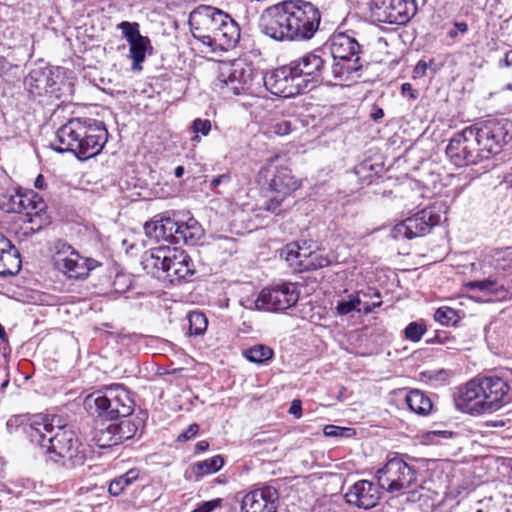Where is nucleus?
Returning <instances> with one entry per match:
<instances>
[{"instance_id": "nucleus-55", "label": "nucleus", "mask_w": 512, "mask_h": 512, "mask_svg": "<svg viewBox=\"0 0 512 512\" xmlns=\"http://www.w3.org/2000/svg\"><path fill=\"white\" fill-rule=\"evenodd\" d=\"M454 28L457 29L458 32L464 34L468 31V25L465 22H455Z\"/></svg>"}, {"instance_id": "nucleus-8", "label": "nucleus", "mask_w": 512, "mask_h": 512, "mask_svg": "<svg viewBox=\"0 0 512 512\" xmlns=\"http://www.w3.org/2000/svg\"><path fill=\"white\" fill-rule=\"evenodd\" d=\"M145 232L149 237L172 244L197 245L204 236L199 222L190 217L187 221L163 217L145 224Z\"/></svg>"}, {"instance_id": "nucleus-6", "label": "nucleus", "mask_w": 512, "mask_h": 512, "mask_svg": "<svg viewBox=\"0 0 512 512\" xmlns=\"http://www.w3.org/2000/svg\"><path fill=\"white\" fill-rule=\"evenodd\" d=\"M363 49L359 42L346 33L335 34L330 43L331 74L343 83L357 82L365 66Z\"/></svg>"}, {"instance_id": "nucleus-28", "label": "nucleus", "mask_w": 512, "mask_h": 512, "mask_svg": "<svg viewBox=\"0 0 512 512\" xmlns=\"http://www.w3.org/2000/svg\"><path fill=\"white\" fill-rule=\"evenodd\" d=\"M405 403L410 411L420 416L428 415L433 408L431 399L419 389H411L407 391L405 395Z\"/></svg>"}, {"instance_id": "nucleus-35", "label": "nucleus", "mask_w": 512, "mask_h": 512, "mask_svg": "<svg viewBox=\"0 0 512 512\" xmlns=\"http://www.w3.org/2000/svg\"><path fill=\"white\" fill-rule=\"evenodd\" d=\"M189 321V334L193 336L203 335L208 326L206 316L201 312H191L188 315Z\"/></svg>"}, {"instance_id": "nucleus-41", "label": "nucleus", "mask_w": 512, "mask_h": 512, "mask_svg": "<svg viewBox=\"0 0 512 512\" xmlns=\"http://www.w3.org/2000/svg\"><path fill=\"white\" fill-rule=\"evenodd\" d=\"M293 127L289 120H277L272 122L268 127V132L277 136H286L291 133Z\"/></svg>"}, {"instance_id": "nucleus-32", "label": "nucleus", "mask_w": 512, "mask_h": 512, "mask_svg": "<svg viewBox=\"0 0 512 512\" xmlns=\"http://www.w3.org/2000/svg\"><path fill=\"white\" fill-rule=\"evenodd\" d=\"M168 252L169 249L160 248L149 255H146L143 260L144 268L149 267L156 269L157 271L167 272L168 264Z\"/></svg>"}, {"instance_id": "nucleus-58", "label": "nucleus", "mask_w": 512, "mask_h": 512, "mask_svg": "<svg viewBox=\"0 0 512 512\" xmlns=\"http://www.w3.org/2000/svg\"><path fill=\"white\" fill-rule=\"evenodd\" d=\"M185 169L183 166H177L174 170V175L176 178H181L184 175Z\"/></svg>"}, {"instance_id": "nucleus-14", "label": "nucleus", "mask_w": 512, "mask_h": 512, "mask_svg": "<svg viewBox=\"0 0 512 512\" xmlns=\"http://www.w3.org/2000/svg\"><path fill=\"white\" fill-rule=\"evenodd\" d=\"M446 155L457 167L474 165L484 159L470 126L453 135L446 147Z\"/></svg>"}, {"instance_id": "nucleus-26", "label": "nucleus", "mask_w": 512, "mask_h": 512, "mask_svg": "<svg viewBox=\"0 0 512 512\" xmlns=\"http://www.w3.org/2000/svg\"><path fill=\"white\" fill-rule=\"evenodd\" d=\"M313 249H318V244L315 241H310L309 247L301 246L300 242H291L283 247L281 256L285 258L294 271H307L306 264L309 263V257Z\"/></svg>"}, {"instance_id": "nucleus-10", "label": "nucleus", "mask_w": 512, "mask_h": 512, "mask_svg": "<svg viewBox=\"0 0 512 512\" xmlns=\"http://www.w3.org/2000/svg\"><path fill=\"white\" fill-rule=\"evenodd\" d=\"M447 207L443 202H435L429 207L422 209L411 217L396 224L392 230L395 239H412L421 237L440 224L442 215L446 213Z\"/></svg>"}, {"instance_id": "nucleus-9", "label": "nucleus", "mask_w": 512, "mask_h": 512, "mask_svg": "<svg viewBox=\"0 0 512 512\" xmlns=\"http://www.w3.org/2000/svg\"><path fill=\"white\" fill-rule=\"evenodd\" d=\"M484 159L502 152L512 140V122L504 117L489 118L470 126Z\"/></svg>"}, {"instance_id": "nucleus-19", "label": "nucleus", "mask_w": 512, "mask_h": 512, "mask_svg": "<svg viewBox=\"0 0 512 512\" xmlns=\"http://www.w3.org/2000/svg\"><path fill=\"white\" fill-rule=\"evenodd\" d=\"M277 159V156L269 159L266 165L260 169L259 177L265 180L270 191L286 198L296 191L301 184L292 175L288 167L276 165Z\"/></svg>"}, {"instance_id": "nucleus-7", "label": "nucleus", "mask_w": 512, "mask_h": 512, "mask_svg": "<svg viewBox=\"0 0 512 512\" xmlns=\"http://www.w3.org/2000/svg\"><path fill=\"white\" fill-rule=\"evenodd\" d=\"M85 403L103 420L128 418L135 407L131 392L121 384H113L102 391L92 393L86 398Z\"/></svg>"}, {"instance_id": "nucleus-11", "label": "nucleus", "mask_w": 512, "mask_h": 512, "mask_svg": "<svg viewBox=\"0 0 512 512\" xmlns=\"http://www.w3.org/2000/svg\"><path fill=\"white\" fill-rule=\"evenodd\" d=\"M418 470L402 458L393 457L375 472L379 486L389 493L400 492L417 484Z\"/></svg>"}, {"instance_id": "nucleus-31", "label": "nucleus", "mask_w": 512, "mask_h": 512, "mask_svg": "<svg viewBox=\"0 0 512 512\" xmlns=\"http://www.w3.org/2000/svg\"><path fill=\"white\" fill-rule=\"evenodd\" d=\"M224 465V459L220 455L213 456L204 461L193 464L192 470L196 477L201 478L205 475L216 473Z\"/></svg>"}, {"instance_id": "nucleus-34", "label": "nucleus", "mask_w": 512, "mask_h": 512, "mask_svg": "<svg viewBox=\"0 0 512 512\" xmlns=\"http://www.w3.org/2000/svg\"><path fill=\"white\" fill-rule=\"evenodd\" d=\"M138 478V471L129 470L124 475L114 479L109 485V493L113 496H118L130 484Z\"/></svg>"}, {"instance_id": "nucleus-3", "label": "nucleus", "mask_w": 512, "mask_h": 512, "mask_svg": "<svg viewBox=\"0 0 512 512\" xmlns=\"http://www.w3.org/2000/svg\"><path fill=\"white\" fill-rule=\"evenodd\" d=\"M108 140V131L103 122L91 118H73L56 132L51 144L58 153L71 152L79 160L98 155Z\"/></svg>"}, {"instance_id": "nucleus-25", "label": "nucleus", "mask_w": 512, "mask_h": 512, "mask_svg": "<svg viewBox=\"0 0 512 512\" xmlns=\"http://www.w3.org/2000/svg\"><path fill=\"white\" fill-rule=\"evenodd\" d=\"M195 273V265L184 250L169 249L166 276L170 282L185 280Z\"/></svg>"}, {"instance_id": "nucleus-61", "label": "nucleus", "mask_w": 512, "mask_h": 512, "mask_svg": "<svg viewBox=\"0 0 512 512\" xmlns=\"http://www.w3.org/2000/svg\"><path fill=\"white\" fill-rule=\"evenodd\" d=\"M448 35L451 37V38H455L457 35H458V31L456 28L454 29H451L449 32H448Z\"/></svg>"}, {"instance_id": "nucleus-44", "label": "nucleus", "mask_w": 512, "mask_h": 512, "mask_svg": "<svg viewBox=\"0 0 512 512\" xmlns=\"http://www.w3.org/2000/svg\"><path fill=\"white\" fill-rule=\"evenodd\" d=\"M372 164H370L368 161H364L358 165H356L353 169V172L356 176L359 177V179L363 182L368 181L370 182V178L372 177Z\"/></svg>"}, {"instance_id": "nucleus-4", "label": "nucleus", "mask_w": 512, "mask_h": 512, "mask_svg": "<svg viewBox=\"0 0 512 512\" xmlns=\"http://www.w3.org/2000/svg\"><path fill=\"white\" fill-rule=\"evenodd\" d=\"M189 26L193 37L212 51H227L240 38L237 23L224 11L208 5H200L190 13Z\"/></svg>"}, {"instance_id": "nucleus-33", "label": "nucleus", "mask_w": 512, "mask_h": 512, "mask_svg": "<svg viewBox=\"0 0 512 512\" xmlns=\"http://www.w3.org/2000/svg\"><path fill=\"white\" fill-rule=\"evenodd\" d=\"M273 350L263 344H257L253 347L245 350L244 355L245 357L253 363L256 364H263L267 361L271 360L273 357Z\"/></svg>"}, {"instance_id": "nucleus-39", "label": "nucleus", "mask_w": 512, "mask_h": 512, "mask_svg": "<svg viewBox=\"0 0 512 512\" xmlns=\"http://www.w3.org/2000/svg\"><path fill=\"white\" fill-rule=\"evenodd\" d=\"M331 263L332 259L329 258L327 255H324L318 248L312 250L309 257V263L306 264V267L307 271H310L327 267Z\"/></svg>"}, {"instance_id": "nucleus-27", "label": "nucleus", "mask_w": 512, "mask_h": 512, "mask_svg": "<svg viewBox=\"0 0 512 512\" xmlns=\"http://www.w3.org/2000/svg\"><path fill=\"white\" fill-rule=\"evenodd\" d=\"M19 202L22 214H25L28 218V222L34 223L35 219L42 218V214L46 209V204L38 194L33 191L25 193L19 192Z\"/></svg>"}, {"instance_id": "nucleus-59", "label": "nucleus", "mask_w": 512, "mask_h": 512, "mask_svg": "<svg viewBox=\"0 0 512 512\" xmlns=\"http://www.w3.org/2000/svg\"><path fill=\"white\" fill-rule=\"evenodd\" d=\"M381 305V302L373 303L372 306L367 305L362 310L365 314L371 313L373 311V308L378 307Z\"/></svg>"}, {"instance_id": "nucleus-13", "label": "nucleus", "mask_w": 512, "mask_h": 512, "mask_svg": "<svg viewBox=\"0 0 512 512\" xmlns=\"http://www.w3.org/2000/svg\"><path fill=\"white\" fill-rule=\"evenodd\" d=\"M55 249L54 265L70 279H85L91 270L100 266L97 260L81 256L71 245L63 241H58Z\"/></svg>"}, {"instance_id": "nucleus-22", "label": "nucleus", "mask_w": 512, "mask_h": 512, "mask_svg": "<svg viewBox=\"0 0 512 512\" xmlns=\"http://www.w3.org/2000/svg\"><path fill=\"white\" fill-rule=\"evenodd\" d=\"M137 22L122 21L117 28L129 44V57L132 59V70H141V63L146 58V52L151 47L150 39L143 36Z\"/></svg>"}, {"instance_id": "nucleus-47", "label": "nucleus", "mask_w": 512, "mask_h": 512, "mask_svg": "<svg viewBox=\"0 0 512 512\" xmlns=\"http://www.w3.org/2000/svg\"><path fill=\"white\" fill-rule=\"evenodd\" d=\"M198 431H199V425L196 423H193V424L189 425V427L178 436V441H187V440L193 438L198 433Z\"/></svg>"}, {"instance_id": "nucleus-24", "label": "nucleus", "mask_w": 512, "mask_h": 512, "mask_svg": "<svg viewBox=\"0 0 512 512\" xmlns=\"http://www.w3.org/2000/svg\"><path fill=\"white\" fill-rule=\"evenodd\" d=\"M279 493L272 486L247 492L241 499L242 512H277Z\"/></svg>"}, {"instance_id": "nucleus-16", "label": "nucleus", "mask_w": 512, "mask_h": 512, "mask_svg": "<svg viewBox=\"0 0 512 512\" xmlns=\"http://www.w3.org/2000/svg\"><path fill=\"white\" fill-rule=\"evenodd\" d=\"M94 431L92 440L99 448H109L133 438L138 425L129 418L121 420H105Z\"/></svg>"}, {"instance_id": "nucleus-29", "label": "nucleus", "mask_w": 512, "mask_h": 512, "mask_svg": "<svg viewBox=\"0 0 512 512\" xmlns=\"http://www.w3.org/2000/svg\"><path fill=\"white\" fill-rule=\"evenodd\" d=\"M21 260L18 251L11 245V248L2 251L0 255V275H13L20 270Z\"/></svg>"}, {"instance_id": "nucleus-20", "label": "nucleus", "mask_w": 512, "mask_h": 512, "mask_svg": "<svg viewBox=\"0 0 512 512\" xmlns=\"http://www.w3.org/2000/svg\"><path fill=\"white\" fill-rule=\"evenodd\" d=\"M417 11L415 0H375L372 12L377 21L406 24Z\"/></svg>"}, {"instance_id": "nucleus-45", "label": "nucleus", "mask_w": 512, "mask_h": 512, "mask_svg": "<svg viewBox=\"0 0 512 512\" xmlns=\"http://www.w3.org/2000/svg\"><path fill=\"white\" fill-rule=\"evenodd\" d=\"M284 199L285 198L277 194V196L265 202L264 209L278 215L282 212V202Z\"/></svg>"}, {"instance_id": "nucleus-60", "label": "nucleus", "mask_w": 512, "mask_h": 512, "mask_svg": "<svg viewBox=\"0 0 512 512\" xmlns=\"http://www.w3.org/2000/svg\"><path fill=\"white\" fill-rule=\"evenodd\" d=\"M126 278H127V277H126L125 275H117V276H116V280H115V282H114V286H117V284H118V282H119L120 280H122V279H126ZM115 289H116L117 291H119V290H120V289H119V288H117V287H115Z\"/></svg>"}, {"instance_id": "nucleus-21", "label": "nucleus", "mask_w": 512, "mask_h": 512, "mask_svg": "<svg viewBox=\"0 0 512 512\" xmlns=\"http://www.w3.org/2000/svg\"><path fill=\"white\" fill-rule=\"evenodd\" d=\"M261 80L267 91L279 97L289 98L303 89L290 63L266 73Z\"/></svg>"}, {"instance_id": "nucleus-18", "label": "nucleus", "mask_w": 512, "mask_h": 512, "mask_svg": "<svg viewBox=\"0 0 512 512\" xmlns=\"http://www.w3.org/2000/svg\"><path fill=\"white\" fill-rule=\"evenodd\" d=\"M24 84L28 92L34 96L49 93L59 98L61 86L64 84V76L59 67L36 68L26 76Z\"/></svg>"}, {"instance_id": "nucleus-62", "label": "nucleus", "mask_w": 512, "mask_h": 512, "mask_svg": "<svg viewBox=\"0 0 512 512\" xmlns=\"http://www.w3.org/2000/svg\"><path fill=\"white\" fill-rule=\"evenodd\" d=\"M0 339L5 340L6 339V333L4 330V327L0 324Z\"/></svg>"}, {"instance_id": "nucleus-12", "label": "nucleus", "mask_w": 512, "mask_h": 512, "mask_svg": "<svg viewBox=\"0 0 512 512\" xmlns=\"http://www.w3.org/2000/svg\"><path fill=\"white\" fill-rule=\"evenodd\" d=\"M255 70L251 63L235 60L226 72H221L214 87L224 97L248 93L252 87Z\"/></svg>"}, {"instance_id": "nucleus-49", "label": "nucleus", "mask_w": 512, "mask_h": 512, "mask_svg": "<svg viewBox=\"0 0 512 512\" xmlns=\"http://www.w3.org/2000/svg\"><path fill=\"white\" fill-rule=\"evenodd\" d=\"M401 93L403 96H409V98L415 100L418 98L419 93L415 90L412 85L408 82H405L401 85Z\"/></svg>"}, {"instance_id": "nucleus-40", "label": "nucleus", "mask_w": 512, "mask_h": 512, "mask_svg": "<svg viewBox=\"0 0 512 512\" xmlns=\"http://www.w3.org/2000/svg\"><path fill=\"white\" fill-rule=\"evenodd\" d=\"M426 330V325L423 322H410L404 330V335L407 340L419 342Z\"/></svg>"}, {"instance_id": "nucleus-37", "label": "nucleus", "mask_w": 512, "mask_h": 512, "mask_svg": "<svg viewBox=\"0 0 512 512\" xmlns=\"http://www.w3.org/2000/svg\"><path fill=\"white\" fill-rule=\"evenodd\" d=\"M434 319L442 325L454 326L460 317L458 312L450 307H440L434 314Z\"/></svg>"}, {"instance_id": "nucleus-57", "label": "nucleus", "mask_w": 512, "mask_h": 512, "mask_svg": "<svg viewBox=\"0 0 512 512\" xmlns=\"http://www.w3.org/2000/svg\"><path fill=\"white\" fill-rule=\"evenodd\" d=\"M35 187L38 188V189H43L44 188V185H45V179H44V176L39 174L37 176V178L35 179V183H34Z\"/></svg>"}, {"instance_id": "nucleus-5", "label": "nucleus", "mask_w": 512, "mask_h": 512, "mask_svg": "<svg viewBox=\"0 0 512 512\" xmlns=\"http://www.w3.org/2000/svg\"><path fill=\"white\" fill-rule=\"evenodd\" d=\"M509 392V384L501 377H476L459 387L454 396V403L456 408L464 413H491L511 401L512 396Z\"/></svg>"}, {"instance_id": "nucleus-38", "label": "nucleus", "mask_w": 512, "mask_h": 512, "mask_svg": "<svg viewBox=\"0 0 512 512\" xmlns=\"http://www.w3.org/2000/svg\"><path fill=\"white\" fill-rule=\"evenodd\" d=\"M361 304V300L358 296L350 295L348 300H340L336 305L337 314L340 316H345L350 314L353 311H361L359 307Z\"/></svg>"}, {"instance_id": "nucleus-23", "label": "nucleus", "mask_w": 512, "mask_h": 512, "mask_svg": "<svg viewBox=\"0 0 512 512\" xmlns=\"http://www.w3.org/2000/svg\"><path fill=\"white\" fill-rule=\"evenodd\" d=\"M381 487L378 482L358 480L344 494L347 504L358 509L369 510L378 505L381 499Z\"/></svg>"}, {"instance_id": "nucleus-36", "label": "nucleus", "mask_w": 512, "mask_h": 512, "mask_svg": "<svg viewBox=\"0 0 512 512\" xmlns=\"http://www.w3.org/2000/svg\"><path fill=\"white\" fill-rule=\"evenodd\" d=\"M466 287L469 290H478L487 294H497L500 290L504 289L503 285H499L496 280L490 278L470 281L466 284Z\"/></svg>"}, {"instance_id": "nucleus-42", "label": "nucleus", "mask_w": 512, "mask_h": 512, "mask_svg": "<svg viewBox=\"0 0 512 512\" xmlns=\"http://www.w3.org/2000/svg\"><path fill=\"white\" fill-rule=\"evenodd\" d=\"M192 131L195 133V136L192 138L193 141H199L198 134L203 136H207L211 131V121L208 119L197 118L192 122Z\"/></svg>"}, {"instance_id": "nucleus-50", "label": "nucleus", "mask_w": 512, "mask_h": 512, "mask_svg": "<svg viewBox=\"0 0 512 512\" xmlns=\"http://www.w3.org/2000/svg\"><path fill=\"white\" fill-rule=\"evenodd\" d=\"M289 413L296 418H300L302 416V405L300 400H293L290 408Z\"/></svg>"}, {"instance_id": "nucleus-52", "label": "nucleus", "mask_w": 512, "mask_h": 512, "mask_svg": "<svg viewBox=\"0 0 512 512\" xmlns=\"http://www.w3.org/2000/svg\"><path fill=\"white\" fill-rule=\"evenodd\" d=\"M230 180H231L230 174L225 173V174H222V175H219V176L213 178V180L211 181V186L217 187L221 183H228Z\"/></svg>"}, {"instance_id": "nucleus-63", "label": "nucleus", "mask_w": 512, "mask_h": 512, "mask_svg": "<svg viewBox=\"0 0 512 512\" xmlns=\"http://www.w3.org/2000/svg\"><path fill=\"white\" fill-rule=\"evenodd\" d=\"M310 241H311V240H301V241H299V242H300L301 246H303V247H309Z\"/></svg>"}, {"instance_id": "nucleus-30", "label": "nucleus", "mask_w": 512, "mask_h": 512, "mask_svg": "<svg viewBox=\"0 0 512 512\" xmlns=\"http://www.w3.org/2000/svg\"><path fill=\"white\" fill-rule=\"evenodd\" d=\"M489 264L497 271L512 268V247L493 249L489 254Z\"/></svg>"}, {"instance_id": "nucleus-43", "label": "nucleus", "mask_w": 512, "mask_h": 512, "mask_svg": "<svg viewBox=\"0 0 512 512\" xmlns=\"http://www.w3.org/2000/svg\"><path fill=\"white\" fill-rule=\"evenodd\" d=\"M2 208L8 213L22 214L19 202V192H16L3 201Z\"/></svg>"}, {"instance_id": "nucleus-56", "label": "nucleus", "mask_w": 512, "mask_h": 512, "mask_svg": "<svg viewBox=\"0 0 512 512\" xmlns=\"http://www.w3.org/2000/svg\"><path fill=\"white\" fill-rule=\"evenodd\" d=\"M383 116L384 112L381 108H375L374 112L371 114V118L375 121L380 120Z\"/></svg>"}, {"instance_id": "nucleus-1", "label": "nucleus", "mask_w": 512, "mask_h": 512, "mask_svg": "<svg viewBox=\"0 0 512 512\" xmlns=\"http://www.w3.org/2000/svg\"><path fill=\"white\" fill-rule=\"evenodd\" d=\"M23 421L24 416H15L8 420L7 425L21 423L29 441L53 462L61 463L67 468L84 464L85 446L60 415L38 414L29 418L26 423Z\"/></svg>"}, {"instance_id": "nucleus-53", "label": "nucleus", "mask_w": 512, "mask_h": 512, "mask_svg": "<svg viewBox=\"0 0 512 512\" xmlns=\"http://www.w3.org/2000/svg\"><path fill=\"white\" fill-rule=\"evenodd\" d=\"M436 339L439 343L444 345H449L450 343L455 341L454 338H451L442 332H438V334L436 335ZM448 348H450V346H448Z\"/></svg>"}, {"instance_id": "nucleus-15", "label": "nucleus", "mask_w": 512, "mask_h": 512, "mask_svg": "<svg viewBox=\"0 0 512 512\" xmlns=\"http://www.w3.org/2000/svg\"><path fill=\"white\" fill-rule=\"evenodd\" d=\"M290 64L298 80L302 81V88H306L308 84L315 85L323 80L330 64V55L322 49H315Z\"/></svg>"}, {"instance_id": "nucleus-2", "label": "nucleus", "mask_w": 512, "mask_h": 512, "mask_svg": "<svg viewBox=\"0 0 512 512\" xmlns=\"http://www.w3.org/2000/svg\"><path fill=\"white\" fill-rule=\"evenodd\" d=\"M321 12L305 0H284L265 8L258 19V29L277 42L311 40L319 29Z\"/></svg>"}, {"instance_id": "nucleus-51", "label": "nucleus", "mask_w": 512, "mask_h": 512, "mask_svg": "<svg viewBox=\"0 0 512 512\" xmlns=\"http://www.w3.org/2000/svg\"><path fill=\"white\" fill-rule=\"evenodd\" d=\"M428 68L427 63L424 60H420L417 62L416 66L414 67V74L416 76H424L426 74V70Z\"/></svg>"}, {"instance_id": "nucleus-17", "label": "nucleus", "mask_w": 512, "mask_h": 512, "mask_svg": "<svg viewBox=\"0 0 512 512\" xmlns=\"http://www.w3.org/2000/svg\"><path fill=\"white\" fill-rule=\"evenodd\" d=\"M299 299V291L293 283H282L262 289L255 300L257 309L284 311L293 307Z\"/></svg>"}, {"instance_id": "nucleus-64", "label": "nucleus", "mask_w": 512, "mask_h": 512, "mask_svg": "<svg viewBox=\"0 0 512 512\" xmlns=\"http://www.w3.org/2000/svg\"><path fill=\"white\" fill-rule=\"evenodd\" d=\"M505 88H506L507 90L512 91V84H507Z\"/></svg>"}, {"instance_id": "nucleus-48", "label": "nucleus", "mask_w": 512, "mask_h": 512, "mask_svg": "<svg viewBox=\"0 0 512 512\" xmlns=\"http://www.w3.org/2000/svg\"><path fill=\"white\" fill-rule=\"evenodd\" d=\"M347 429L336 425H326L324 427V435L328 437L342 436Z\"/></svg>"}, {"instance_id": "nucleus-46", "label": "nucleus", "mask_w": 512, "mask_h": 512, "mask_svg": "<svg viewBox=\"0 0 512 512\" xmlns=\"http://www.w3.org/2000/svg\"><path fill=\"white\" fill-rule=\"evenodd\" d=\"M222 499L216 498L210 501H205L202 504H200L196 510L198 512H212L214 509L220 507L222 505Z\"/></svg>"}, {"instance_id": "nucleus-54", "label": "nucleus", "mask_w": 512, "mask_h": 512, "mask_svg": "<svg viewBox=\"0 0 512 512\" xmlns=\"http://www.w3.org/2000/svg\"><path fill=\"white\" fill-rule=\"evenodd\" d=\"M209 448V443L206 440H201L195 445L196 452H204Z\"/></svg>"}]
</instances>
